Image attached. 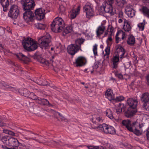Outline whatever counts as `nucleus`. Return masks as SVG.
Returning a JSON list of instances; mask_svg holds the SVG:
<instances>
[{
    "label": "nucleus",
    "instance_id": "1",
    "mask_svg": "<svg viewBox=\"0 0 149 149\" xmlns=\"http://www.w3.org/2000/svg\"><path fill=\"white\" fill-rule=\"evenodd\" d=\"M21 3L23 9L25 11L24 13L23 18L26 23L32 22L34 16V13L31 11L35 6L33 0H22Z\"/></svg>",
    "mask_w": 149,
    "mask_h": 149
},
{
    "label": "nucleus",
    "instance_id": "2",
    "mask_svg": "<svg viewBox=\"0 0 149 149\" xmlns=\"http://www.w3.org/2000/svg\"><path fill=\"white\" fill-rule=\"evenodd\" d=\"M2 142L6 145H2L1 148L4 149H23L21 143L17 140L9 135L5 136L1 139Z\"/></svg>",
    "mask_w": 149,
    "mask_h": 149
},
{
    "label": "nucleus",
    "instance_id": "3",
    "mask_svg": "<svg viewBox=\"0 0 149 149\" xmlns=\"http://www.w3.org/2000/svg\"><path fill=\"white\" fill-rule=\"evenodd\" d=\"M138 101L136 99L129 98L127 99L126 105H124L126 109L125 116L128 118L133 116L137 112Z\"/></svg>",
    "mask_w": 149,
    "mask_h": 149
},
{
    "label": "nucleus",
    "instance_id": "4",
    "mask_svg": "<svg viewBox=\"0 0 149 149\" xmlns=\"http://www.w3.org/2000/svg\"><path fill=\"white\" fill-rule=\"evenodd\" d=\"M65 27L63 19L61 17H57L53 20L51 24V29L55 32H60L63 30Z\"/></svg>",
    "mask_w": 149,
    "mask_h": 149
},
{
    "label": "nucleus",
    "instance_id": "5",
    "mask_svg": "<svg viewBox=\"0 0 149 149\" xmlns=\"http://www.w3.org/2000/svg\"><path fill=\"white\" fill-rule=\"evenodd\" d=\"M24 48L29 52L34 51L38 47L36 42L30 38H25L22 42Z\"/></svg>",
    "mask_w": 149,
    "mask_h": 149
},
{
    "label": "nucleus",
    "instance_id": "6",
    "mask_svg": "<svg viewBox=\"0 0 149 149\" xmlns=\"http://www.w3.org/2000/svg\"><path fill=\"white\" fill-rule=\"evenodd\" d=\"M84 42V40L82 38L76 40L75 44H72L68 46L67 49L68 52L72 55H74L80 49L81 45Z\"/></svg>",
    "mask_w": 149,
    "mask_h": 149
},
{
    "label": "nucleus",
    "instance_id": "7",
    "mask_svg": "<svg viewBox=\"0 0 149 149\" xmlns=\"http://www.w3.org/2000/svg\"><path fill=\"white\" fill-rule=\"evenodd\" d=\"M122 123L129 131L133 132L134 134L137 135L141 134V133L140 131L136 128V122L133 123L129 120H123Z\"/></svg>",
    "mask_w": 149,
    "mask_h": 149
},
{
    "label": "nucleus",
    "instance_id": "8",
    "mask_svg": "<svg viewBox=\"0 0 149 149\" xmlns=\"http://www.w3.org/2000/svg\"><path fill=\"white\" fill-rule=\"evenodd\" d=\"M51 42V39L49 35V34H46L38 40V42L40 48L42 49H47L48 47L49 44Z\"/></svg>",
    "mask_w": 149,
    "mask_h": 149
},
{
    "label": "nucleus",
    "instance_id": "9",
    "mask_svg": "<svg viewBox=\"0 0 149 149\" xmlns=\"http://www.w3.org/2000/svg\"><path fill=\"white\" fill-rule=\"evenodd\" d=\"M141 100L143 103V107L147 111H149V93L146 92L140 96Z\"/></svg>",
    "mask_w": 149,
    "mask_h": 149
},
{
    "label": "nucleus",
    "instance_id": "10",
    "mask_svg": "<svg viewBox=\"0 0 149 149\" xmlns=\"http://www.w3.org/2000/svg\"><path fill=\"white\" fill-rule=\"evenodd\" d=\"M84 11L86 13V17L90 18L94 15L93 8V6L90 3H87L83 7Z\"/></svg>",
    "mask_w": 149,
    "mask_h": 149
},
{
    "label": "nucleus",
    "instance_id": "11",
    "mask_svg": "<svg viewBox=\"0 0 149 149\" xmlns=\"http://www.w3.org/2000/svg\"><path fill=\"white\" fill-rule=\"evenodd\" d=\"M99 127L101 128L104 133L114 134L116 133V130L111 125H107L106 124H103L100 125Z\"/></svg>",
    "mask_w": 149,
    "mask_h": 149
},
{
    "label": "nucleus",
    "instance_id": "12",
    "mask_svg": "<svg viewBox=\"0 0 149 149\" xmlns=\"http://www.w3.org/2000/svg\"><path fill=\"white\" fill-rule=\"evenodd\" d=\"M19 14V11L18 6L15 5L11 6L8 15L10 17L15 19L17 18Z\"/></svg>",
    "mask_w": 149,
    "mask_h": 149
},
{
    "label": "nucleus",
    "instance_id": "13",
    "mask_svg": "<svg viewBox=\"0 0 149 149\" xmlns=\"http://www.w3.org/2000/svg\"><path fill=\"white\" fill-rule=\"evenodd\" d=\"M118 52H119L118 54L116 55L113 58V63H118L119 60V55H120V58H123L124 57V54L125 52V50L121 46H119L117 49Z\"/></svg>",
    "mask_w": 149,
    "mask_h": 149
},
{
    "label": "nucleus",
    "instance_id": "14",
    "mask_svg": "<svg viewBox=\"0 0 149 149\" xmlns=\"http://www.w3.org/2000/svg\"><path fill=\"white\" fill-rule=\"evenodd\" d=\"M86 58L83 56H79L75 59L73 62L74 66L76 67H81L86 64Z\"/></svg>",
    "mask_w": 149,
    "mask_h": 149
},
{
    "label": "nucleus",
    "instance_id": "15",
    "mask_svg": "<svg viewBox=\"0 0 149 149\" xmlns=\"http://www.w3.org/2000/svg\"><path fill=\"white\" fill-rule=\"evenodd\" d=\"M113 28L112 26L109 25L107 28V30L105 32L104 34V36H106L107 35L109 36L107 40V44H108L110 46V43L108 42V41L111 42L112 41V38L111 37V36L113 33Z\"/></svg>",
    "mask_w": 149,
    "mask_h": 149
},
{
    "label": "nucleus",
    "instance_id": "16",
    "mask_svg": "<svg viewBox=\"0 0 149 149\" xmlns=\"http://www.w3.org/2000/svg\"><path fill=\"white\" fill-rule=\"evenodd\" d=\"M36 19L39 20L43 19L45 17V10L42 8L37 9L35 12Z\"/></svg>",
    "mask_w": 149,
    "mask_h": 149
},
{
    "label": "nucleus",
    "instance_id": "17",
    "mask_svg": "<svg viewBox=\"0 0 149 149\" xmlns=\"http://www.w3.org/2000/svg\"><path fill=\"white\" fill-rule=\"evenodd\" d=\"M126 14L129 17H132L135 15V11L132 6L128 5L125 8Z\"/></svg>",
    "mask_w": 149,
    "mask_h": 149
},
{
    "label": "nucleus",
    "instance_id": "18",
    "mask_svg": "<svg viewBox=\"0 0 149 149\" xmlns=\"http://www.w3.org/2000/svg\"><path fill=\"white\" fill-rule=\"evenodd\" d=\"M105 97L109 100L114 101V94L113 93V91L110 89H108L105 93Z\"/></svg>",
    "mask_w": 149,
    "mask_h": 149
},
{
    "label": "nucleus",
    "instance_id": "19",
    "mask_svg": "<svg viewBox=\"0 0 149 149\" xmlns=\"http://www.w3.org/2000/svg\"><path fill=\"white\" fill-rule=\"evenodd\" d=\"M106 27L104 24L101 23V25L99 26L97 28L96 30V33L98 37H100L104 33Z\"/></svg>",
    "mask_w": 149,
    "mask_h": 149
},
{
    "label": "nucleus",
    "instance_id": "20",
    "mask_svg": "<svg viewBox=\"0 0 149 149\" xmlns=\"http://www.w3.org/2000/svg\"><path fill=\"white\" fill-rule=\"evenodd\" d=\"M80 10V7L78 6L75 9H72L70 11V18L71 19H74L79 13Z\"/></svg>",
    "mask_w": 149,
    "mask_h": 149
},
{
    "label": "nucleus",
    "instance_id": "21",
    "mask_svg": "<svg viewBox=\"0 0 149 149\" xmlns=\"http://www.w3.org/2000/svg\"><path fill=\"white\" fill-rule=\"evenodd\" d=\"M36 58L38 62L42 63L43 65H49V61L43 58L40 54H38L36 56Z\"/></svg>",
    "mask_w": 149,
    "mask_h": 149
},
{
    "label": "nucleus",
    "instance_id": "22",
    "mask_svg": "<svg viewBox=\"0 0 149 149\" xmlns=\"http://www.w3.org/2000/svg\"><path fill=\"white\" fill-rule=\"evenodd\" d=\"M123 29L125 31L129 32L132 29L131 24L130 22L126 19H124Z\"/></svg>",
    "mask_w": 149,
    "mask_h": 149
},
{
    "label": "nucleus",
    "instance_id": "23",
    "mask_svg": "<svg viewBox=\"0 0 149 149\" xmlns=\"http://www.w3.org/2000/svg\"><path fill=\"white\" fill-rule=\"evenodd\" d=\"M38 103L40 104L46 105L48 107H52V105L49 103V101L47 99L39 97L38 100Z\"/></svg>",
    "mask_w": 149,
    "mask_h": 149
},
{
    "label": "nucleus",
    "instance_id": "24",
    "mask_svg": "<svg viewBox=\"0 0 149 149\" xmlns=\"http://www.w3.org/2000/svg\"><path fill=\"white\" fill-rule=\"evenodd\" d=\"M16 56L18 58L24 63H26L28 60V58L21 53H17L16 54Z\"/></svg>",
    "mask_w": 149,
    "mask_h": 149
},
{
    "label": "nucleus",
    "instance_id": "25",
    "mask_svg": "<svg viewBox=\"0 0 149 149\" xmlns=\"http://www.w3.org/2000/svg\"><path fill=\"white\" fill-rule=\"evenodd\" d=\"M127 41L128 45L130 46H133L135 43V38L132 35L130 34L128 36Z\"/></svg>",
    "mask_w": 149,
    "mask_h": 149
},
{
    "label": "nucleus",
    "instance_id": "26",
    "mask_svg": "<svg viewBox=\"0 0 149 149\" xmlns=\"http://www.w3.org/2000/svg\"><path fill=\"white\" fill-rule=\"evenodd\" d=\"M103 119L99 115H94L92 118V122L95 124L98 123H101L103 122Z\"/></svg>",
    "mask_w": 149,
    "mask_h": 149
},
{
    "label": "nucleus",
    "instance_id": "27",
    "mask_svg": "<svg viewBox=\"0 0 149 149\" xmlns=\"http://www.w3.org/2000/svg\"><path fill=\"white\" fill-rule=\"evenodd\" d=\"M0 3L2 5L4 11H6L9 5L8 0H0Z\"/></svg>",
    "mask_w": 149,
    "mask_h": 149
},
{
    "label": "nucleus",
    "instance_id": "28",
    "mask_svg": "<svg viewBox=\"0 0 149 149\" xmlns=\"http://www.w3.org/2000/svg\"><path fill=\"white\" fill-rule=\"evenodd\" d=\"M19 92L22 95L26 97H28L29 95L30 91L25 88H21L19 90Z\"/></svg>",
    "mask_w": 149,
    "mask_h": 149
},
{
    "label": "nucleus",
    "instance_id": "29",
    "mask_svg": "<svg viewBox=\"0 0 149 149\" xmlns=\"http://www.w3.org/2000/svg\"><path fill=\"white\" fill-rule=\"evenodd\" d=\"M104 112L106 116L110 119L113 120L114 119L113 113L110 109H107Z\"/></svg>",
    "mask_w": 149,
    "mask_h": 149
},
{
    "label": "nucleus",
    "instance_id": "30",
    "mask_svg": "<svg viewBox=\"0 0 149 149\" xmlns=\"http://www.w3.org/2000/svg\"><path fill=\"white\" fill-rule=\"evenodd\" d=\"M119 107L115 110L116 113L117 114H118L123 112H125V113L126 110L124 107V104H120Z\"/></svg>",
    "mask_w": 149,
    "mask_h": 149
},
{
    "label": "nucleus",
    "instance_id": "31",
    "mask_svg": "<svg viewBox=\"0 0 149 149\" xmlns=\"http://www.w3.org/2000/svg\"><path fill=\"white\" fill-rule=\"evenodd\" d=\"M142 12L144 16L149 18V8L146 6L142 8Z\"/></svg>",
    "mask_w": 149,
    "mask_h": 149
},
{
    "label": "nucleus",
    "instance_id": "32",
    "mask_svg": "<svg viewBox=\"0 0 149 149\" xmlns=\"http://www.w3.org/2000/svg\"><path fill=\"white\" fill-rule=\"evenodd\" d=\"M63 33L65 34L70 33L72 31V27L71 26H67L65 25V27L63 29Z\"/></svg>",
    "mask_w": 149,
    "mask_h": 149
},
{
    "label": "nucleus",
    "instance_id": "33",
    "mask_svg": "<svg viewBox=\"0 0 149 149\" xmlns=\"http://www.w3.org/2000/svg\"><path fill=\"white\" fill-rule=\"evenodd\" d=\"M126 3V1L124 0H118L117 1L116 3V6H117L120 8L123 7Z\"/></svg>",
    "mask_w": 149,
    "mask_h": 149
},
{
    "label": "nucleus",
    "instance_id": "34",
    "mask_svg": "<svg viewBox=\"0 0 149 149\" xmlns=\"http://www.w3.org/2000/svg\"><path fill=\"white\" fill-rule=\"evenodd\" d=\"M36 81L37 83L40 85L45 86L47 84V82L46 83L45 81L41 77L37 79Z\"/></svg>",
    "mask_w": 149,
    "mask_h": 149
},
{
    "label": "nucleus",
    "instance_id": "35",
    "mask_svg": "<svg viewBox=\"0 0 149 149\" xmlns=\"http://www.w3.org/2000/svg\"><path fill=\"white\" fill-rule=\"evenodd\" d=\"M0 86H1L3 88L6 90L10 88L11 87L8 84L4 81H1L0 80Z\"/></svg>",
    "mask_w": 149,
    "mask_h": 149
},
{
    "label": "nucleus",
    "instance_id": "36",
    "mask_svg": "<svg viewBox=\"0 0 149 149\" xmlns=\"http://www.w3.org/2000/svg\"><path fill=\"white\" fill-rule=\"evenodd\" d=\"M109 45L108 44V45L106 48L105 49V54L104 55V56H106V58H109V55L110 53V47Z\"/></svg>",
    "mask_w": 149,
    "mask_h": 149
},
{
    "label": "nucleus",
    "instance_id": "37",
    "mask_svg": "<svg viewBox=\"0 0 149 149\" xmlns=\"http://www.w3.org/2000/svg\"><path fill=\"white\" fill-rule=\"evenodd\" d=\"M36 27L38 29L43 30L45 29L46 26L44 24L38 23L36 24Z\"/></svg>",
    "mask_w": 149,
    "mask_h": 149
},
{
    "label": "nucleus",
    "instance_id": "38",
    "mask_svg": "<svg viewBox=\"0 0 149 149\" xmlns=\"http://www.w3.org/2000/svg\"><path fill=\"white\" fill-rule=\"evenodd\" d=\"M124 97L123 96H119L116 97L115 98H114L113 102H121L123 101L124 100Z\"/></svg>",
    "mask_w": 149,
    "mask_h": 149
},
{
    "label": "nucleus",
    "instance_id": "39",
    "mask_svg": "<svg viewBox=\"0 0 149 149\" xmlns=\"http://www.w3.org/2000/svg\"><path fill=\"white\" fill-rule=\"evenodd\" d=\"M98 12L100 15L103 14L104 13H106L105 10L104 6H101L98 9Z\"/></svg>",
    "mask_w": 149,
    "mask_h": 149
},
{
    "label": "nucleus",
    "instance_id": "40",
    "mask_svg": "<svg viewBox=\"0 0 149 149\" xmlns=\"http://www.w3.org/2000/svg\"><path fill=\"white\" fill-rule=\"evenodd\" d=\"M29 95L30 97H32V98L34 100H37L39 97H38L33 93H30Z\"/></svg>",
    "mask_w": 149,
    "mask_h": 149
},
{
    "label": "nucleus",
    "instance_id": "41",
    "mask_svg": "<svg viewBox=\"0 0 149 149\" xmlns=\"http://www.w3.org/2000/svg\"><path fill=\"white\" fill-rule=\"evenodd\" d=\"M97 45L95 44L93 46V54L95 56H97Z\"/></svg>",
    "mask_w": 149,
    "mask_h": 149
},
{
    "label": "nucleus",
    "instance_id": "42",
    "mask_svg": "<svg viewBox=\"0 0 149 149\" xmlns=\"http://www.w3.org/2000/svg\"><path fill=\"white\" fill-rule=\"evenodd\" d=\"M145 24L143 22L139 23L138 24V27L139 28L140 30L143 31L144 30Z\"/></svg>",
    "mask_w": 149,
    "mask_h": 149
},
{
    "label": "nucleus",
    "instance_id": "43",
    "mask_svg": "<svg viewBox=\"0 0 149 149\" xmlns=\"http://www.w3.org/2000/svg\"><path fill=\"white\" fill-rule=\"evenodd\" d=\"M115 75L116 77H118L119 79H123V76L121 73L116 72L115 73Z\"/></svg>",
    "mask_w": 149,
    "mask_h": 149
},
{
    "label": "nucleus",
    "instance_id": "44",
    "mask_svg": "<svg viewBox=\"0 0 149 149\" xmlns=\"http://www.w3.org/2000/svg\"><path fill=\"white\" fill-rule=\"evenodd\" d=\"M87 147L88 149H100L99 146H88Z\"/></svg>",
    "mask_w": 149,
    "mask_h": 149
},
{
    "label": "nucleus",
    "instance_id": "45",
    "mask_svg": "<svg viewBox=\"0 0 149 149\" xmlns=\"http://www.w3.org/2000/svg\"><path fill=\"white\" fill-rule=\"evenodd\" d=\"M2 117L0 116V127L3 126L5 125V124L2 120Z\"/></svg>",
    "mask_w": 149,
    "mask_h": 149
},
{
    "label": "nucleus",
    "instance_id": "46",
    "mask_svg": "<svg viewBox=\"0 0 149 149\" xmlns=\"http://www.w3.org/2000/svg\"><path fill=\"white\" fill-rule=\"evenodd\" d=\"M123 12L122 11H120L118 13V17L119 18H123Z\"/></svg>",
    "mask_w": 149,
    "mask_h": 149
},
{
    "label": "nucleus",
    "instance_id": "47",
    "mask_svg": "<svg viewBox=\"0 0 149 149\" xmlns=\"http://www.w3.org/2000/svg\"><path fill=\"white\" fill-rule=\"evenodd\" d=\"M56 114L57 115H58L60 117V118L62 119H63V118H64V117H63V115H62V114L61 113H59V112H57L56 113Z\"/></svg>",
    "mask_w": 149,
    "mask_h": 149
},
{
    "label": "nucleus",
    "instance_id": "48",
    "mask_svg": "<svg viewBox=\"0 0 149 149\" xmlns=\"http://www.w3.org/2000/svg\"><path fill=\"white\" fill-rule=\"evenodd\" d=\"M146 79L147 84L149 86V74H148L146 77Z\"/></svg>",
    "mask_w": 149,
    "mask_h": 149
},
{
    "label": "nucleus",
    "instance_id": "49",
    "mask_svg": "<svg viewBox=\"0 0 149 149\" xmlns=\"http://www.w3.org/2000/svg\"><path fill=\"white\" fill-rule=\"evenodd\" d=\"M146 136H147L148 139L149 140V129L147 130Z\"/></svg>",
    "mask_w": 149,
    "mask_h": 149
},
{
    "label": "nucleus",
    "instance_id": "50",
    "mask_svg": "<svg viewBox=\"0 0 149 149\" xmlns=\"http://www.w3.org/2000/svg\"><path fill=\"white\" fill-rule=\"evenodd\" d=\"M98 65L97 64V63H94V65L93 66V68L94 69H96L98 68Z\"/></svg>",
    "mask_w": 149,
    "mask_h": 149
},
{
    "label": "nucleus",
    "instance_id": "51",
    "mask_svg": "<svg viewBox=\"0 0 149 149\" xmlns=\"http://www.w3.org/2000/svg\"><path fill=\"white\" fill-rule=\"evenodd\" d=\"M120 18L118 20V22L119 23H121L123 22V20H124L125 19H123V18Z\"/></svg>",
    "mask_w": 149,
    "mask_h": 149
},
{
    "label": "nucleus",
    "instance_id": "52",
    "mask_svg": "<svg viewBox=\"0 0 149 149\" xmlns=\"http://www.w3.org/2000/svg\"><path fill=\"white\" fill-rule=\"evenodd\" d=\"M117 63H113V67L114 68H116L117 67Z\"/></svg>",
    "mask_w": 149,
    "mask_h": 149
},
{
    "label": "nucleus",
    "instance_id": "53",
    "mask_svg": "<svg viewBox=\"0 0 149 149\" xmlns=\"http://www.w3.org/2000/svg\"><path fill=\"white\" fill-rule=\"evenodd\" d=\"M143 3L146 4L149 3V0H142Z\"/></svg>",
    "mask_w": 149,
    "mask_h": 149
},
{
    "label": "nucleus",
    "instance_id": "54",
    "mask_svg": "<svg viewBox=\"0 0 149 149\" xmlns=\"http://www.w3.org/2000/svg\"><path fill=\"white\" fill-rule=\"evenodd\" d=\"M21 135L23 137V138H24V139H27V140H30V139H31V138H30V137H26L25 135H22V134H21Z\"/></svg>",
    "mask_w": 149,
    "mask_h": 149
},
{
    "label": "nucleus",
    "instance_id": "55",
    "mask_svg": "<svg viewBox=\"0 0 149 149\" xmlns=\"http://www.w3.org/2000/svg\"><path fill=\"white\" fill-rule=\"evenodd\" d=\"M3 132L4 133H5L7 134H10L9 131L8 130H3Z\"/></svg>",
    "mask_w": 149,
    "mask_h": 149
},
{
    "label": "nucleus",
    "instance_id": "56",
    "mask_svg": "<svg viewBox=\"0 0 149 149\" xmlns=\"http://www.w3.org/2000/svg\"><path fill=\"white\" fill-rule=\"evenodd\" d=\"M34 134V133L32 132H31L29 131H26V134Z\"/></svg>",
    "mask_w": 149,
    "mask_h": 149
},
{
    "label": "nucleus",
    "instance_id": "57",
    "mask_svg": "<svg viewBox=\"0 0 149 149\" xmlns=\"http://www.w3.org/2000/svg\"><path fill=\"white\" fill-rule=\"evenodd\" d=\"M111 80L113 81L114 82V81H116V79H115L113 78H112L111 79Z\"/></svg>",
    "mask_w": 149,
    "mask_h": 149
},
{
    "label": "nucleus",
    "instance_id": "58",
    "mask_svg": "<svg viewBox=\"0 0 149 149\" xmlns=\"http://www.w3.org/2000/svg\"><path fill=\"white\" fill-rule=\"evenodd\" d=\"M0 46L2 48H3V45L2 44H1L0 43Z\"/></svg>",
    "mask_w": 149,
    "mask_h": 149
},
{
    "label": "nucleus",
    "instance_id": "59",
    "mask_svg": "<svg viewBox=\"0 0 149 149\" xmlns=\"http://www.w3.org/2000/svg\"><path fill=\"white\" fill-rule=\"evenodd\" d=\"M54 49V48L53 47H51V50L52 51Z\"/></svg>",
    "mask_w": 149,
    "mask_h": 149
},
{
    "label": "nucleus",
    "instance_id": "60",
    "mask_svg": "<svg viewBox=\"0 0 149 149\" xmlns=\"http://www.w3.org/2000/svg\"><path fill=\"white\" fill-rule=\"evenodd\" d=\"M81 84L82 85H84L85 83L84 82H81Z\"/></svg>",
    "mask_w": 149,
    "mask_h": 149
},
{
    "label": "nucleus",
    "instance_id": "61",
    "mask_svg": "<svg viewBox=\"0 0 149 149\" xmlns=\"http://www.w3.org/2000/svg\"><path fill=\"white\" fill-rule=\"evenodd\" d=\"M124 35L125 36V35H124V34H123V37H122V38L123 39L124 37Z\"/></svg>",
    "mask_w": 149,
    "mask_h": 149
},
{
    "label": "nucleus",
    "instance_id": "62",
    "mask_svg": "<svg viewBox=\"0 0 149 149\" xmlns=\"http://www.w3.org/2000/svg\"><path fill=\"white\" fill-rule=\"evenodd\" d=\"M86 88H87V87H86Z\"/></svg>",
    "mask_w": 149,
    "mask_h": 149
},
{
    "label": "nucleus",
    "instance_id": "63",
    "mask_svg": "<svg viewBox=\"0 0 149 149\" xmlns=\"http://www.w3.org/2000/svg\"><path fill=\"white\" fill-rule=\"evenodd\" d=\"M117 40V38H116V40Z\"/></svg>",
    "mask_w": 149,
    "mask_h": 149
},
{
    "label": "nucleus",
    "instance_id": "64",
    "mask_svg": "<svg viewBox=\"0 0 149 149\" xmlns=\"http://www.w3.org/2000/svg\"><path fill=\"white\" fill-rule=\"evenodd\" d=\"M87 70L86 69L85 70V71H86Z\"/></svg>",
    "mask_w": 149,
    "mask_h": 149
}]
</instances>
